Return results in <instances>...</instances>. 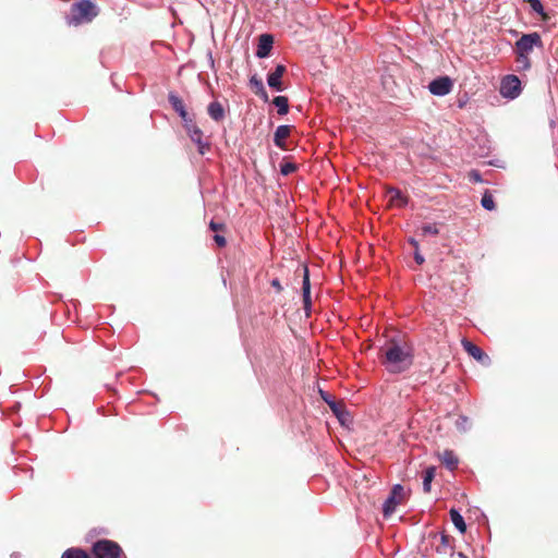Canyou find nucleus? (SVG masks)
Returning a JSON list of instances; mask_svg holds the SVG:
<instances>
[{
	"label": "nucleus",
	"instance_id": "4",
	"mask_svg": "<svg viewBox=\"0 0 558 558\" xmlns=\"http://www.w3.org/2000/svg\"><path fill=\"white\" fill-rule=\"evenodd\" d=\"M404 499V488L400 484L392 486L389 496L383 504V515L389 518L396 511L398 505Z\"/></svg>",
	"mask_w": 558,
	"mask_h": 558
},
{
	"label": "nucleus",
	"instance_id": "27",
	"mask_svg": "<svg viewBox=\"0 0 558 558\" xmlns=\"http://www.w3.org/2000/svg\"><path fill=\"white\" fill-rule=\"evenodd\" d=\"M296 170V165L293 162H284L280 166V172L283 175H289Z\"/></svg>",
	"mask_w": 558,
	"mask_h": 558
},
{
	"label": "nucleus",
	"instance_id": "5",
	"mask_svg": "<svg viewBox=\"0 0 558 558\" xmlns=\"http://www.w3.org/2000/svg\"><path fill=\"white\" fill-rule=\"evenodd\" d=\"M541 35L536 32L522 35L515 43V54L530 56L534 47H542Z\"/></svg>",
	"mask_w": 558,
	"mask_h": 558
},
{
	"label": "nucleus",
	"instance_id": "19",
	"mask_svg": "<svg viewBox=\"0 0 558 558\" xmlns=\"http://www.w3.org/2000/svg\"><path fill=\"white\" fill-rule=\"evenodd\" d=\"M436 469L434 466H429L424 471L423 474V490L425 493L430 492V484L435 477Z\"/></svg>",
	"mask_w": 558,
	"mask_h": 558
},
{
	"label": "nucleus",
	"instance_id": "23",
	"mask_svg": "<svg viewBox=\"0 0 558 558\" xmlns=\"http://www.w3.org/2000/svg\"><path fill=\"white\" fill-rule=\"evenodd\" d=\"M515 62H517V69L519 71H526V70H530V68H531V61H530L529 56L517 54Z\"/></svg>",
	"mask_w": 558,
	"mask_h": 558
},
{
	"label": "nucleus",
	"instance_id": "11",
	"mask_svg": "<svg viewBox=\"0 0 558 558\" xmlns=\"http://www.w3.org/2000/svg\"><path fill=\"white\" fill-rule=\"evenodd\" d=\"M286 72V66L283 64H278L275 70L268 74L267 83L268 86L277 92H282L283 86L281 83V77Z\"/></svg>",
	"mask_w": 558,
	"mask_h": 558
},
{
	"label": "nucleus",
	"instance_id": "18",
	"mask_svg": "<svg viewBox=\"0 0 558 558\" xmlns=\"http://www.w3.org/2000/svg\"><path fill=\"white\" fill-rule=\"evenodd\" d=\"M450 519H451L453 525L457 527V530L460 533L465 532L466 525H465L464 519L458 510H456V509L450 510Z\"/></svg>",
	"mask_w": 558,
	"mask_h": 558
},
{
	"label": "nucleus",
	"instance_id": "25",
	"mask_svg": "<svg viewBox=\"0 0 558 558\" xmlns=\"http://www.w3.org/2000/svg\"><path fill=\"white\" fill-rule=\"evenodd\" d=\"M526 2L530 3L531 5V9L536 12L537 14L544 16L545 15V12H544V7L541 2V0H525Z\"/></svg>",
	"mask_w": 558,
	"mask_h": 558
},
{
	"label": "nucleus",
	"instance_id": "9",
	"mask_svg": "<svg viewBox=\"0 0 558 558\" xmlns=\"http://www.w3.org/2000/svg\"><path fill=\"white\" fill-rule=\"evenodd\" d=\"M463 349L471 355L473 359L482 363L483 365H488L490 362L489 356L476 344L469 340L462 341Z\"/></svg>",
	"mask_w": 558,
	"mask_h": 558
},
{
	"label": "nucleus",
	"instance_id": "3",
	"mask_svg": "<svg viewBox=\"0 0 558 558\" xmlns=\"http://www.w3.org/2000/svg\"><path fill=\"white\" fill-rule=\"evenodd\" d=\"M96 15L95 5L88 0H82L72 5L70 24L80 25L90 22Z\"/></svg>",
	"mask_w": 558,
	"mask_h": 558
},
{
	"label": "nucleus",
	"instance_id": "12",
	"mask_svg": "<svg viewBox=\"0 0 558 558\" xmlns=\"http://www.w3.org/2000/svg\"><path fill=\"white\" fill-rule=\"evenodd\" d=\"M302 295H303V307L306 312V315H310L311 312V282H310V275L308 269L304 268V276L302 281Z\"/></svg>",
	"mask_w": 558,
	"mask_h": 558
},
{
	"label": "nucleus",
	"instance_id": "24",
	"mask_svg": "<svg viewBox=\"0 0 558 558\" xmlns=\"http://www.w3.org/2000/svg\"><path fill=\"white\" fill-rule=\"evenodd\" d=\"M423 235H437L439 230L435 223H426L422 226Z\"/></svg>",
	"mask_w": 558,
	"mask_h": 558
},
{
	"label": "nucleus",
	"instance_id": "13",
	"mask_svg": "<svg viewBox=\"0 0 558 558\" xmlns=\"http://www.w3.org/2000/svg\"><path fill=\"white\" fill-rule=\"evenodd\" d=\"M168 99L172 108L175 110V112L179 113L184 123L192 119L185 109L183 100L178 95L170 93Z\"/></svg>",
	"mask_w": 558,
	"mask_h": 558
},
{
	"label": "nucleus",
	"instance_id": "35",
	"mask_svg": "<svg viewBox=\"0 0 558 558\" xmlns=\"http://www.w3.org/2000/svg\"><path fill=\"white\" fill-rule=\"evenodd\" d=\"M328 405L336 415H339V405L337 404L336 401H331Z\"/></svg>",
	"mask_w": 558,
	"mask_h": 558
},
{
	"label": "nucleus",
	"instance_id": "29",
	"mask_svg": "<svg viewBox=\"0 0 558 558\" xmlns=\"http://www.w3.org/2000/svg\"><path fill=\"white\" fill-rule=\"evenodd\" d=\"M209 228L211 231H214L216 233H220V232L225 231L226 226L223 223H218V222H215L214 220H211L209 223Z\"/></svg>",
	"mask_w": 558,
	"mask_h": 558
},
{
	"label": "nucleus",
	"instance_id": "36",
	"mask_svg": "<svg viewBox=\"0 0 558 558\" xmlns=\"http://www.w3.org/2000/svg\"><path fill=\"white\" fill-rule=\"evenodd\" d=\"M409 242L415 248V251L418 250V243L415 239H410Z\"/></svg>",
	"mask_w": 558,
	"mask_h": 558
},
{
	"label": "nucleus",
	"instance_id": "15",
	"mask_svg": "<svg viewBox=\"0 0 558 558\" xmlns=\"http://www.w3.org/2000/svg\"><path fill=\"white\" fill-rule=\"evenodd\" d=\"M250 85L256 95H258L265 102L268 101V94L262 80H258L254 75L250 78Z\"/></svg>",
	"mask_w": 558,
	"mask_h": 558
},
{
	"label": "nucleus",
	"instance_id": "31",
	"mask_svg": "<svg viewBox=\"0 0 558 558\" xmlns=\"http://www.w3.org/2000/svg\"><path fill=\"white\" fill-rule=\"evenodd\" d=\"M440 542H441V545H442L444 547H449V546H450V539H449V536H448V535H446V534H444V533H441V534H440Z\"/></svg>",
	"mask_w": 558,
	"mask_h": 558
},
{
	"label": "nucleus",
	"instance_id": "30",
	"mask_svg": "<svg viewBox=\"0 0 558 558\" xmlns=\"http://www.w3.org/2000/svg\"><path fill=\"white\" fill-rule=\"evenodd\" d=\"M214 241L217 244V246H219V247H223L227 244L226 238L220 233H216L214 235Z\"/></svg>",
	"mask_w": 558,
	"mask_h": 558
},
{
	"label": "nucleus",
	"instance_id": "32",
	"mask_svg": "<svg viewBox=\"0 0 558 558\" xmlns=\"http://www.w3.org/2000/svg\"><path fill=\"white\" fill-rule=\"evenodd\" d=\"M470 179H471L473 182H481V180H482V179H481V174H480L477 171H475V170H473V171H471V172H470Z\"/></svg>",
	"mask_w": 558,
	"mask_h": 558
},
{
	"label": "nucleus",
	"instance_id": "7",
	"mask_svg": "<svg viewBox=\"0 0 558 558\" xmlns=\"http://www.w3.org/2000/svg\"><path fill=\"white\" fill-rule=\"evenodd\" d=\"M452 87L453 83L449 76L437 77L428 85L430 94L435 96H446L452 90Z\"/></svg>",
	"mask_w": 558,
	"mask_h": 558
},
{
	"label": "nucleus",
	"instance_id": "21",
	"mask_svg": "<svg viewBox=\"0 0 558 558\" xmlns=\"http://www.w3.org/2000/svg\"><path fill=\"white\" fill-rule=\"evenodd\" d=\"M388 194L390 196V201L398 206H403L407 204L405 197L402 195L401 191L398 189H389Z\"/></svg>",
	"mask_w": 558,
	"mask_h": 558
},
{
	"label": "nucleus",
	"instance_id": "22",
	"mask_svg": "<svg viewBox=\"0 0 558 558\" xmlns=\"http://www.w3.org/2000/svg\"><path fill=\"white\" fill-rule=\"evenodd\" d=\"M61 558H92L85 550L81 548H70L65 550Z\"/></svg>",
	"mask_w": 558,
	"mask_h": 558
},
{
	"label": "nucleus",
	"instance_id": "1",
	"mask_svg": "<svg viewBox=\"0 0 558 558\" xmlns=\"http://www.w3.org/2000/svg\"><path fill=\"white\" fill-rule=\"evenodd\" d=\"M380 352V362L390 374H401L413 365L414 348L405 340L393 338Z\"/></svg>",
	"mask_w": 558,
	"mask_h": 558
},
{
	"label": "nucleus",
	"instance_id": "34",
	"mask_svg": "<svg viewBox=\"0 0 558 558\" xmlns=\"http://www.w3.org/2000/svg\"><path fill=\"white\" fill-rule=\"evenodd\" d=\"M271 287H274L278 292L282 290V286L279 281V279L275 278L271 280Z\"/></svg>",
	"mask_w": 558,
	"mask_h": 558
},
{
	"label": "nucleus",
	"instance_id": "2",
	"mask_svg": "<svg viewBox=\"0 0 558 558\" xmlns=\"http://www.w3.org/2000/svg\"><path fill=\"white\" fill-rule=\"evenodd\" d=\"M92 554L95 558H126L122 547L111 539H99L93 544Z\"/></svg>",
	"mask_w": 558,
	"mask_h": 558
},
{
	"label": "nucleus",
	"instance_id": "16",
	"mask_svg": "<svg viewBox=\"0 0 558 558\" xmlns=\"http://www.w3.org/2000/svg\"><path fill=\"white\" fill-rule=\"evenodd\" d=\"M207 112L209 117L217 122L221 121L225 118V109L219 101L210 102L207 108Z\"/></svg>",
	"mask_w": 558,
	"mask_h": 558
},
{
	"label": "nucleus",
	"instance_id": "26",
	"mask_svg": "<svg viewBox=\"0 0 558 558\" xmlns=\"http://www.w3.org/2000/svg\"><path fill=\"white\" fill-rule=\"evenodd\" d=\"M482 206L487 210H493L495 208V202L490 194H484L482 197Z\"/></svg>",
	"mask_w": 558,
	"mask_h": 558
},
{
	"label": "nucleus",
	"instance_id": "17",
	"mask_svg": "<svg viewBox=\"0 0 558 558\" xmlns=\"http://www.w3.org/2000/svg\"><path fill=\"white\" fill-rule=\"evenodd\" d=\"M440 459L448 470L453 471L454 469H457L459 460L457 456L453 453V451L445 450L441 453Z\"/></svg>",
	"mask_w": 558,
	"mask_h": 558
},
{
	"label": "nucleus",
	"instance_id": "33",
	"mask_svg": "<svg viewBox=\"0 0 558 558\" xmlns=\"http://www.w3.org/2000/svg\"><path fill=\"white\" fill-rule=\"evenodd\" d=\"M414 259L418 265H422L425 260L423 255L418 252V250L414 252Z\"/></svg>",
	"mask_w": 558,
	"mask_h": 558
},
{
	"label": "nucleus",
	"instance_id": "8",
	"mask_svg": "<svg viewBox=\"0 0 558 558\" xmlns=\"http://www.w3.org/2000/svg\"><path fill=\"white\" fill-rule=\"evenodd\" d=\"M184 128L190 136V138L198 145V151L199 154H205L206 144L203 143V132L202 130L195 124L193 119H190L184 123Z\"/></svg>",
	"mask_w": 558,
	"mask_h": 558
},
{
	"label": "nucleus",
	"instance_id": "14",
	"mask_svg": "<svg viewBox=\"0 0 558 558\" xmlns=\"http://www.w3.org/2000/svg\"><path fill=\"white\" fill-rule=\"evenodd\" d=\"M291 126L290 125H279L274 135V143L279 148L286 147V138L290 135Z\"/></svg>",
	"mask_w": 558,
	"mask_h": 558
},
{
	"label": "nucleus",
	"instance_id": "20",
	"mask_svg": "<svg viewBox=\"0 0 558 558\" xmlns=\"http://www.w3.org/2000/svg\"><path fill=\"white\" fill-rule=\"evenodd\" d=\"M272 104L278 109V114L284 116L289 111V100L286 96H277L274 98Z\"/></svg>",
	"mask_w": 558,
	"mask_h": 558
},
{
	"label": "nucleus",
	"instance_id": "10",
	"mask_svg": "<svg viewBox=\"0 0 558 558\" xmlns=\"http://www.w3.org/2000/svg\"><path fill=\"white\" fill-rule=\"evenodd\" d=\"M274 45V37L270 34H262L258 37V45L256 49V57L257 58H266L269 56Z\"/></svg>",
	"mask_w": 558,
	"mask_h": 558
},
{
	"label": "nucleus",
	"instance_id": "28",
	"mask_svg": "<svg viewBox=\"0 0 558 558\" xmlns=\"http://www.w3.org/2000/svg\"><path fill=\"white\" fill-rule=\"evenodd\" d=\"M456 426L458 429L465 432L469 428V418L464 415H460L456 421Z\"/></svg>",
	"mask_w": 558,
	"mask_h": 558
},
{
	"label": "nucleus",
	"instance_id": "6",
	"mask_svg": "<svg viewBox=\"0 0 558 558\" xmlns=\"http://www.w3.org/2000/svg\"><path fill=\"white\" fill-rule=\"evenodd\" d=\"M499 92L502 97L508 98V99H514L522 92L521 81L519 80V77L517 75H513V74L506 75L505 77H502V80L500 82Z\"/></svg>",
	"mask_w": 558,
	"mask_h": 558
},
{
	"label": "nucleus",
	"instance_id": "38",
	"mask_svg": "<svg viewBox=\"0 0 558 558\" xmlns=\"http://www.w3.org/2000/svg\"><path fill=\"white\" fill-rule=\"evenodd\" d=\"M458 557H459V558H468V557H466L463 553H461V551H460V553H458Z\"/></svg>",
	"mask_w": 558,
	"mask_h": 558
},
{
	"label": "nucleus",
	"instance_id": "37",
	"mask_svg": "<svg viewBox=\"0 0 558 558\" xmlns=\"http://www.w3.org/2000/svg\"><path fill=\"white\" fill-rule=\"evenodd\" d=\"M322 397L328 404L332 401L331 399H329L328 395L325 396L324 393H322Z\"/></svg>",
	"mask_w": 558,
	"mask_h": 558
}]
</instances>
